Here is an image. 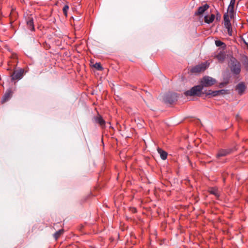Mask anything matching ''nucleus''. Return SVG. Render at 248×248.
<instances>
[{
  "instance_id": "1",
  "label": "nucleus",
  "mask_w": 248,
  "mask_h": 248,
  "mask_svg": "<svg viewBox=\"0 0 248 248\" xmlns=\"http://www.w3.org/2000/svg\"><path fill=\"white\" fill-rule=\"evenodd\" d=\"M230 69L232 72L235 75H238L241 72V63L236 59L231 60Z\"/></svg>"
},
{
  "instance_id": "2",
  "label": "nucleus",
  "mask_w": 248,
  "mask_h": 248,
  "mask_svg": "<svg viewBox=\"0 0 248 248\" xmlns=\"http://www.w3.org/2000/svg\"><path fill=\"white\" fill-rule=\"evenodd\" d=\"M203 88L202 85H197L193 87L190 90L185 92L186 96H201Z\"/></svg>"
},
{
  "instance_id": "3",
  "label": "nucleus",
  "mask_w": 248,
  "mask_h": 248,
  "mask_svg": "<svg viewBox=\"0 0 248 248\" xmlns=\"http://www.w3.org/2000/svg\"><path fill=\"white\" fill-rule=\"evenodd\" d=\"M216 82L215 79L209 76L204 77L201 80V84L203 87H209L213 85Z\"/></svg>"
},
{
  "instance_id": "4",
  "label": "nucleus",
  "mask_w": 248,
  "mask_h": 248,
  "mask_svg": "<svg viewBox=\"0 0 248 248\" xmlns=\"http://www.w3.org/2000/svg\"><path fill=\"white\" fill-rule=\"evenodd\" d=\"M24 70L19 69L15 70L11 75L12 81H18L21 79L24 76Z\"/></svg>"
},
{
  "instance_id": "5",
  "label": "nucleus",
  "mask_w": 248,
  "mask_h": 248,
  "mask_svg": "<svg viewBox=\"0 0 248 248\" xmlns=\"http://www.w3.org/2000/svg\"><path fill=\"white\" fill-rule=\"evenodd\" d=\"M208 67L207 62L202 63L191 68L190 72L192 73H199L204 71Z\"/></svg>"
},
{
  "instance_id": "6",
  "label": "nucleus",
  "mask_w": 248,
  "mask_h": 248,
  "mask_svg": "<svg viewBox=\"0 0 248 248\" xmlns=\"http://www.w3.org/2000/svg\"><path fill=\"white\" fill-rule=\"evenodd\" d=\"M177 97L176 93H169L164 95V100L166 103L171 104L177 101Z\"/></svg>"
},
{
  "instance_id": "7",
  "label": "nucleus",
  "mask_w": 248,
  "mask_h": 248,
  "mask_svg": "<svg viewBox=\"0 0 248 248\" xmlns=\"http://www.w3.org/2000/svg\"><path fill=\"white\" fill-rule=\"evenodd\" d=\"M232 152V149L231 148H228L227 149H220L218 151L217 154L216 155L217 158H219L221 157L225 156L231 154Z\"/></svg>"
},
{
  "instance_id": "8",
  "label": "nucleus",
  "mask_w": 248,
  "mask_h": 248,
  "mask_svg": "<svg viewBox=\"0 0 248 248\" xmlns=\"http://www.w3.org/2000/svg\"><path fill=\"white\" fill-rule=\"evenodd\" d=\"M209 7V6L207 4H205L203 5L200 6L198 8V10L195 12V16H200L202 15L204 12L206 11Z\"/></svg>"
},
{
  "instance_id": "9",
  "label": "nucleus",
  "mask_w": 248,
  "mask_h": 248,
  "mask_svg": "<svg viewBox=\"0 0 248 248\" xmlns=\"http://www.w3.org/2000/svg\"><path fill=\"white\" fill-rule=\"evenodd\" d=\"M235 89L240 95H242L245 91L246 87L244 82H240L236 85Z\"/></svg>"
},
{
  "instance_id": "10",
  "label": "nucleus",
  "mask_w": 248,
  "mask_h": 248,
  "mask_svg": "<svg viewBox=\"0 0 248 248\" xmlns=\"http://www.w3.org/2000/svg\"><path fill=\"white\" fill-rule=\"evenodd\" d=\"M12 95V92L10 90H7L1 100V103H4L10 99Z\"/></svg>"
},
{
  "instance_id": "11",
  "label": "nucleus",
  "mask_w": 248,
  "mask_h": 248,
  "mask_svg": "<svg viewBox=\"0 0 248 248\" xmlns=\"http://www.w3.org/2000/svg\"><path fill=\"white\" fill-rule=\"evenodd\" d=\"M208 192L211 194L214 195L217 199H218L220 196L219 191L217 187H209Z\"/></svg>"
},
{
  "instance_id": "12",
  "label": "nucleus",
  "mask_w": 248,
  "mask_h": 248,
  "mask_svg": "<svg viewBox=\"0 0 248 248\" xmlns=\"http://www.w3.org/2000/svg\"><path fill=\"white\" fill-rule=\"evenodd\" d=\"M95 123L98 124L101 126H104L105 125V121L103 118L99 115L94 117Z\"/></svg>"
},
{
  "instance_id": "13",
  "label": "nucleus",
  "mask_w": 248,
  "mask_h": 248,
  "mask_svg": "<svg viewBox=\"0 0 248 248\" xmlns=\"http://www.w3.org/2000/svg\"><path fill=\"white\" fill-rule=\"evenodd\" d=\"M27 25L29 30H30L31 31L34 30L33 18L32 17H28V19L27 20Z\"/></svg>"
},
{
  "instance_id": "14",
  "label": "nucleus",
  "mask_w": 248,
  "mask_h": 248,
  "mask_svg": "<svg viewBox=\"0 0 248 248\" xmlns=\"http://www.w3.org/2000/svg\"><path fill=\"white\" fill-rule=\"evenodd\" d=\"M215 16L214 14H211L210 16H204V21L205 23L210 24L212 23L215 19Z\"/></svg>"
},
{
  "instance_id": "15",
  "label": "nucleus",
  "mask_w": 248,
  "mask_h": 248,
  "mask_svg": "<svg viewBox=\"0 0 248 248\" xmlns=\"http://www.w3.org/2000/svg\"><path fill=\"white\" fill-rule=\"evenodd\" d=\"M230 16L228 13H225L224 15V26H228L229 25H231L230 20Z\"/></svg>"
},
{
  "instance_id": "16",
  "label": "nucleus",
  "mask_w": 248,
  "mask_h": 248,
  "mask_svg": "<svg viewBox=\"0 0 248 248\" xmlns=\"http://www.w3.org/2000/svg\"><path fill=\"white\" fill-rule=\"evenodd\" d=\"M216 58L219 62H223L225 58V55L223 52H220L216 56Z\"/></svg>"
},
{
  "instance_id": "17",
  "label": "nucleus",
  "mask_w": 248,
  "mask_h": 248,
  "mask_svg": "<svg viewBox=\"0 0 248 248\" xmlns=\"http://www.w3.org/2000/svg\"><path fill=\"white\" fill-rule=\"evenodd\" d=\"M157 151H158V153L160 154L161 158L163 160H165L167 158L168 154L166 152L164 151L161 148H158Z\"/></svg>"
},
{
  "instance_id": "18",
  "label": "nucleus",
  "mask_w": 248,
  "mask_h": 248,
  "mask_svg": "<svg viewBox=\"0 0 248 248\" xmlns=\"http://www.w3.org/2000/svg\"><path fill=\"white\" fill-rule=\"evenodd\" d=\"M227 13L229 15L230 18H232L233 16L234 7L228 6Z\"/></svg>"
},
{
  "instance_id": "19",
  "label": "nucleus",
  "mask_w": 248,
  "mask_h": 248,
  "mask_svg": "<svg viewBox=\"0 0 248 248\" xmlns=\"http://www.w3.org/2000/svg\"><path fill=\"white\" fill-rule=\"evenodd\" d=\"M218 91H211L209 90L208 93H207V95H211L212 96H217L219 95Z\"/></svg>"
},
{
  "instance_id": "20",
  "label": "nucleus",
  "mask_w": 248,
  "mask_h": 248,
  "mask_svg": "<svg viewBox=\"0 0 248 248\" xmlns=\"http://www.w3.org/2000/svg\"><path fill=\"white\" fill-rule=\"evenodd\" d=\"M63 232V230L62 229L60 230L59 231L56 232L54 234V237L56 239H57L61 234H62Z\"/></svg>"
},
{
  "instance_id": "21",
  "label": "nucleus",
  "mask_w": 248,
  "mask_h": 248,
  "mask_svg": "<svg viewBox=\"0 0 248 248\" xmlns=\"http://www.w3.org/2000/svg\"><path fill=\"white\" fill-rule=\"evenodd\" d=\"M93 66L94 68L99 71H102L103 69V68L100 63L96 62L93 65Z\"/></svg>"
},
{
  "instance_id": "22",
  "label": "nucleus",
  "mask_w": 248,
  "mask_h": 248,
  "mask_svg": "<svg viewBox=\"0 0 248 248\" xmlns=\"http://www.w3.org/2000/svg\"><path fill=\"white\" fill-rule=\"evenodd\" d=\"M215 44L217 46H223L224 47L226 46L225 43L220 40H216L215 41Z\"/></svg>"
},
{
  "instance_id": "23",
  "label": "nucleus",
  "mask_w": 248,
  "mask_h": 248,
  "mask_svg": "<svg viewBox=\"0 0 248 248\" xmlns=\"http://www.w3.org/2000/svg\"><path fill=\"white\" fill-rule=\"evenodd\" d=\"M69 9V6L67 5H65L62 9L63 13L65 16H67V11Z\"/></svg>"
},
{
  "instance_id": "24",
  "label": "nucleus",
  "mask_w": 248,
  "mask_h": 248,
  "mask_svg": "<svg viewBox=\"0 0 248 248\" xmlns=\"http://www.w3.org/2000/svg\"><path fill=\"white\" fill-rule=\"evenodd\" d=\"M227 29L228 33L230 36L232 35V25H229L228 26H225Z\"/></svg>"
},
{
  "instance_id": "25",
  "label": "nucleus",
  "mask_w": 248,
  "mask_h": 248,
  "mask_svg": "<svg viewBox=\"0 0 248 248\" xmlns=\"http://www.w3.org/2000/svg\"><path fill=\"white\" fill-rule=\"evenodd\" d=\"M218 91H220V92H218V94L219 95L227 93V90H224V89L220 90H218Z\"/></svg>"
},
{
  "instance_id": "26",
  "label": "nucleus",
  "mask_w": 248,
  "mask_h": 248,
  "mask_svg": "<svg viewBox=\"0 0 248 248\" xmlns=\"http://www.w3.org/2000/svg\"><path fill=\"white\" fill-rule=\"evenodd\" d=\"M235 2V0H231L229 6L234 7Z\"/></svg>"
},
{
  "instance_id": "27",
  "label": "nucleus",
  "mask_w": 248,
  "mask_h": 248,
  "mask_svg": "<svg viewBox=\"0 0 248 248\" xmlns=\"http://www.w3.org/2000/svg\"><path fill=\"white\" fill-rule=\"evenodd\" d=\"M235 119L237 121H239L241 119V118H240V116L238 114H237L236 115Z\"/></svg>"
},
{
  "instance_id": "28",
  "label": "nucleus",
  "mask_w": 248,
  "mask_h": 248,
  "mask_svg": "<svg viewBox=\"0 0 248 248\" xmlns=\"http://www.w3.org/2000/svg\"><path fill=\"white\" fill-rule=\"evenodd\" d=\"M224 85V84L223 83H222L220 84V86H223Z\"/></svg>"
}]
</instances>
